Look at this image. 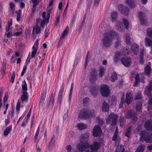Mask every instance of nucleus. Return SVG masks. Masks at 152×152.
<instances>
[{
	"mask_svg": "<svg viewBox=\"0 0 152 152\" xmlns=\"http://www.w3.org/2000/svg\"><path fill=\"white\" fill-rule=\"evenodd\" d=\"M133 128L132 126H130L128 127L127 129L125 134V136L129 138L130 136V134L132 132V129Z\"/></svg>",
	"mask_w": 152,
	"mask_h": 152,
	"instance_id": "29",
	"label": "nucleus"
},
{
	"mask_svg": "<svg viewBox=\"0 0 152 152\" xmlns=\"http://www.w3.org/2000/svg\"><path fill=\"white\" fill-rule=\"evenodd\" d=\"M119 22V24L118 26V25L116 27V29H117L118 31L122 32L123 31V27H121V26L122 25L121 23L120 22Z\"/></svg>",
	"mask_w": 152,
	"mask_h": 152,
	"instance_id": "53",
	"label": "nucleus"
},
{
	"mask_svg": "<svg viewBox=\"0 0 152 152\" xmlns=\"http://www.w3.org/2000/svg\"><path fill=\"white\" fill-rule=\"evenodd\" d=\"M106 33H108L109 34V37H110L112 39L115 37L118 34V33L113 31H111L110 32H107Z\"/></svg>",
	"mask_w": 152,
	"mask_h": 152,
	"instance_id": "44",
	"label": "nucleus"
},
{
	"mask_svg": "<svg viewBox=\"0 0 152 152\" xmlns=\"http://www.w3.org/2000/svg\"><path fill=\"white\" fill-rule=\"evenodd\" d=\"M110 17L112 21L115 20L118 17V13L116 11H113L110 15Z\"/></svg>",
	"mask_w": 152,
	"mask_h": 152,
	"instance_id": "35",
	"label": "nucleus"
},
{
	"mask_svg": "<svg viewBox=\"0 0 152 152\" xmlns=\"http://www.w3.org/2000/svg\"><path fill=\"white\" fill-rule=\"evenodd\" d=\"M21 100L23 102H27L28 100V94L27 92L23 91L21 97Z\"/></svg>",
	"mask_w": 152,
	"mask_h": 152,
	"instance_id": "18",
	"label": "nucleus"
},
{
	"mask_svg": "<svg viewBox=\"0 0 152 152\" xmlns=\"http://www.w3.org/2000/svg\"><path fill=\"white\" fill-rule=\"evenodd\" d=\"M138 17L140 21L141 25H145L146 24V19L145 14L141 11L139 12L138 13Z\"/></svg>",
	"mask_w": 152,
	"mask_h": 152,
	"instance_id": "15",
	"label": "nucleus"
},
{
	"mask_svg": "<svg viewBox=\"0 0 152 152\" xmlns=\"http://www.w3.org/2000/svg\"><path fill=\"white\" fill-rule=\"evenodd\" d=\"M151 72V68L148 65H146L145 66L144 72L147 75H149Z\"/></svg>",
	"mask_w": 152,
	"mask_h": 152,
	"instance_id": "37",
	"label": "nucleus"
},
{
	"mask_svg": "<svg viewBox=\"0 0 152 152\" xmlns=\"http://www.w3.org/2000/svg\"><path fill=\"white\" fill-rule=\"evenodd\" d=\"M22 33V31H20V32L14 33L13 35L14 36H18L21 35Z\"/></svg>",
	"mask_w": 152,
	"mask_h": 152,
	"instance_id": "61",
	"label": "nucleus"
},
{
	"mask_svg": "<svg viewBox=\"0 0 152 152\" xmlns=\"http://www.w3.org/2000/svg\"><path fill=\"white\" fill-rule=\"evenodd\" d=\"M123 21L126 28L127 29H128L129 28V23L128 20L126 18H124L123 19Z\"/></svg>",
	"mask_w": 152,
	"mask_h": 152,
	"instance_id": "40",
	"label": "nucleus"
},
{
	"mask_svg": "<svg viewBox=\"0 0 152 152\" xmlns=\"http://www.w3.org/2000/svg\"><path fill=\"white\" fill-rule=\"evenodd\" d=\"M32 2L33 3L34 7L35 5H37L39 3V1L37 0H31Z\"/></svg>",
	"mask_w": 152,
	"mask_h": 152,
	"instance_id": "64",
	"label": "nucleus"
},
{
	"mask_svg": "<svg viewBox=\"0 0 152 152\" xmlns=\"http://www.w3.org/2000/svg\"><path fill=\"white\" fill-rule=\"evenodd\" d=\"M39 19H37V23L36 25V26L35 27H34V28H33V31H32V34H33L34 32L35 29H36V33L37 34H38L40 32V28L39 26V25H38V22Z\"/></svg>",
	"mask_w": 152,
	"mask_h": 152,
	"instance_id": "28",
	"label": "nucleus"
},
{
	"mask_svg": "<svg viewBox=\"0 0 152 152\" xmlns=\"http://www.w3.org/2000/svg\"><path fill=\"white\" fill-rule=\"evenodd\" d=\"M144 49H141L140 50V54L139 55V62L140 64H143L144 62Z\"/></svg>",
	"mask_w": 152,
	"mask_h": 152,
	"instance_id": "22",
	"label": "nucleus"
},
{
	"mask_svg": "<svg viewBox=\"0 0 152 152\" xmlns=\"http://www.w3.org/2000/svg\"><path fill=\"white\" fill-rule=\"evenodd\" d=\"M5 35H6L7 38L10 37L13 35L12 32V31H10L7 34L6 33Z\"/></svg>",
	"mask_w": 152,
	"mask_h": 152,
	"instance_id": "63",
	"label": "nucleus"
},
{
	"mask_svg": "<svg viewBox=\"0 0 152 152\" xmlns=\"http://www.w3.org/2000/svg\"><path fill=\"white\" fill-rule=\"evenodd\" d=\"M142 103L141 102H137L136 105V111L137 112H140L141 110L142 106Z\"/></svg>",
	"mask_w": 152,
	"mask_h": 152,
	"instance_id": "41",
	"label": "nucleus"
},
{
	"mask_svg": "<svg viewBox=\"0 0 152 152\" xmlns=\"http://www.w3.org/2000/svg\"><path fill=\"white\" fill-rule=\"evenodd\" d=\"M106 69L103 67L100 66L99 67V76L102 78L103 77L105 74V72Z\"/></svg>",
	"mask_w": 152,
	"mask_h": 152,
	"instance_id": "26",
	"label": "nucleus"
},
{
	"mask_svg": "<svg viewBox=\"0 0 152 152\" xmlns=\"http://www.w3.org/2000/svg\"><path fill=\"white\" fill-rule=\"evenodd\" d=\"M76 18V15H73L72 18L71 20L70 25L72 26L73 25L74 22H75Z\"/></svg>",
	"mask_w": 152,
	"mask_h": 152,
	"instance_id": "56",
	"label": "nucleus"
},
{
	"mask_svg": "<svg viewBox=\"0 0 152 152\" xmlns=\"http://www.w3.org/2000/svg\"><path fill=\"white\" fill-rule=\"evenodd\" d=\"M145 44L147 47L151 46L152 45V40L146 37L145 38Z\"/></svg>",
	"mask_w": 152,
	"mask_h": 152,
	"instance_id": "32",
	"label": "nucleus"
},
{
	"mask_svg": "<svg viewBox=\"0 0 152 152\" xmlns=\"http://www.w3.org/2000/svg\"><path fill=\"white\" fill-rule=\"evenodd\" d=\"M87 108H83L80 110L78 117L80 119L86 120L89 118Z\"/></svg>",
	"mask_w": 152,
	"mask_h": 152,
	"instance_id": "7",
	"label": "nucleus"
},
{
	"mask_svg": "<svg viewBox=\"0 0 152 152\" xmlns=\"http://www.w3.org/2000/svg\"><path fill=\"white\" fill-rule=\"evenodd\" d=\"M121 63L126 67H129L130 66L131 59L130 57L125 56L122 57L121 60Z\"/></svg>",
	"mask_w": 152,
	"mask_h": 152,
	"instance_id": "10",
	"label": "nucleus"
},
{
	"mask_svg": "<svg viewBox=\"0 0 152 152\" xmlns=\"http://www.w3.org/2000/svg\"><path fill=\"white\" fill-rule=\"evenodd\" d=\"M59 20H60V17H59V16H57L56 18V20L55 21V23L54 25V26H57L59 22Z\"/></svg>",
	"mask_w": 152,
	"mask_h": 152,
	"instance_id": "57",
	"label": "nucleus"
},
{
	"mask_svg": "<svg viewBox=\"0 0 152 152\" xmlns=\"http://www.w3.org/2000/svg\"><path fill=\"white\" fill-rule=\"evenodd\" d=\"M146 31L147 35L149 37L152 38V28H148Z\"/></svg>",
	"mask_w": 152,
	"mask_h": 152,
	"instance_id": "47",
	"label": "nucleus"
},
{
	"mask_svg": "<svg viewBox=\"0 0 152 152\" xmlns=\"http://www.w3.org/2000/svg\"><path fill=\"white\" fill-rule=\"evenodd\" d=\"M87 110L88 111V115L89 118H94L95 116V112L94 110L87 109Z\"/></svg>",
	"mask_w": 152,
	"mask_h": 152,
	"instance_id": "30",
	"label": "nucleus"
},
{
	"mask_svg": "<svg viewBox=\"0 0 152 152\" xmlns=\"http://www.w3.org/2000/svg\"><path fill=\"white\" fill-rule=\"evenodd\" d=\"M131 52V50L130 48H127L126 47V48H125L123 50V53H121V55H126L128 54H130Z\"/></svg>",
	"mask_w": 152,
	"mask_h": 152,
	"instance_id": "36",
	"label": "nucleus"
},
{
	"mask_svg": "<svg viewBox=\"0 0 152 152\" xmlns=\"http://www.w3.org/2000/svg\"><path fill=\"white\" fill-rule=\"evenodd\" d=\"M125 117L127 119H131L132 123L134 124L136 123L138 120L137 113L131 110L127 111Z\"/></svg>",
	"mask_w": 152,
	"mask_h": 152,
	"instance_id": "2",
	"label": "nucleus"
},
{
	"mask_svg": "<svg viewBox=\"0 0 152 152\" xmlns=\"http://www.w3.org/2000/svg\"><path fill=\"white\" fill-rule=\"evenodd\" d=\"M145 146L143 144L139 145L135 150V152H143L145 148Z\"/></svg>",
	"mask_w": 152,
	"mask_h": 152,
	"instance_id": "27",
	"label": "nucleus"
},
{
	"mask_svg": "<svg viewBox=\"0 0 152 152\" xmlns=\"http://www.w3.org/2000/svg\"><path fill=\"white\" fill-rule=\"evenodd\" d=\"M118 119V116L116 114H114L113 113H111L107 118L106 120V123L107 125L110 124L112 126H114L116 124Z\"/></svg>",
	"mask_w": 152,
	"mask_h": 152,
	"instance_id": "1",
	"label": "nucleus"
},
{
	"mask_svg": "<svg viewBox=\"0 0 152 152\" xmlns=\"http://www.w3.org/2000/svg\"><path fill=\"white\" fill-rule=\"evenodd\" d=\"M90 99L88 97H86L84 98L83 100V105L84 106H86L87 104L89 102Z\"/></svg>",
	"mask_w": 152,
	"mask_h": 152,
	"instance_id": "49",
	"label": "nucleus"
},
{
	"mask_svg": "<svg viewBox=\"0 0 152 152\" xmlns=\"http://www.w3.org/2000/svg\"><path fill=\"white\" fill-rule=\"evenodd\" d=\"M139 77L140 75L139 74H137L136 75V77L135 78V81L134 82L135 84L134 86H136L137 85H138V83L140 82L142 83L144 81V80L143 79H141V80L140 79Z\"/></svg>",
	"mask_w": 152,
	"mask_h": 152,
	"instance_id": "33",
	"label": "nucleus"
},
{
	"mask_svg": "<svg viewBox=\"0 0 152 152\" xmlns=\"http://www.w3.org/2000/svg\"><path fill=\"white\" fill-rule=\"evenodd\" d=\"M148 104L149 106L148 107V109L150 108V106L152 105V98L150 97L148 100Z\"/></svg>",
	"mask_w": 152,
	"mask_h": 152,
	"instance_id": "55",
	"label": "nucleus"
},
{
	"mask_svg": "<svg viewBox=\"0 0 152 152\" xmlns=\"http://www.w3.org/2000/svg\"><path fill=\"white\" fill-rule=\"evenodd\" d=\"M144 127L147 131H152V119H149L146 121L144 124Z\"/></svg>",
	"mask_w": 152,
	"mask_h": 152,
	"instance_id": "14",
	"label": "nucleus"
},
{
	"mask_svg": "<svg viewBox=\"0 0 152 152\" xmlns=\"http://www.w3.org/2000/svg\"><path fill=\"white\" fill-rule=\"evenodd\" d=\"M125 151V149L124 146L122 145H121L117 147L115 152H124Z\"/></svg>",
	"mask_w": 152,
	"mask_h": 152,
	"instance_id": "34",
	"label": "nucleus"
},
{
	"mask_svg": "<svg viewBox=\"0 0 152 152\" xmlns=\"http://www.w3.org/2000/svg\"><path fill=\"white\" fill-rule=\"evenodd\" d=\"M102 42L104 46L106 48H108L112 45V39H111L109 37L108 33H105L104 38L102 39Z\"/></svg>",
	"mask_w": 152,
	"mask_h": 152,
	"instance_id": "5",
	"label": "nucleus"
},
{
	"mask_svg": "<svg viewBox=\"0 0 152 152\" xmlns=\"http://www.w3.org/2000/svg\"><path fill=\"white\" fill-rule=\"evenodd\" d=\"M12 75L10 79V83H11L12 84L14 82L15 78V72L14 71H13L12 72Z\"/></svg>",
	"mask_w": 152,
	"mask_h": 152,
	"instance_id": "50",
	"label": "nucleus"
},
{
	"mask_svg": "<svg viewBox=\"0 0 152 152\" xmlns=\"http://www.w3.org/2000/svg\"><path fill=\"white\" fill-rule=\"evenodd\" d=\"M100 93L102 96L108 97L110 93L109 86H102L101 88Z\"/></svg>",
	"mask_w": 152,
	"mask_h": 152,
	"instance_id": "12",
	"label": "nucleus"
},
{
	"mask_svg": "<svg viewBox=\"0 0 152 152\" xmlns=\"http://www.w3.org/2000/svg\"><path fill=\"white\" fill-rule=\"evenodd\" d=\"M117 84L118 86H122L124 84V81L123 79H121L119 80L117 82Z\"/></svg>",
	"mask_w": 152,
	"mask_h": 152,
	"instance_id": "60",
	"label": "nucleus"
},
{
	"mask_svg": "<svg viewBox=\"0 0 152 152\" xmlns=\"http://www.w3.org/2000/svg\"><path fill=\"white\" fill-rule=\"evenodd\" d=\"M38 40H37L35 42L32 48V49L34 50L32 52L31 58L35 57V56L37 51V48L38 47Z\"/></svg>",
	"mask_w": 152,
	"mask_h": 152,
	"instance_id": "17",
	"label": "nucleus"
},
{
	"mask_svg": "<svg viewBox=\"0 0 152 152\" xmlns=\"http://www.w3.org/2000/svg\"><path fill=\"white\" fill-rule=\"evenodd\" d=\"M102 140H101L99 142L94 141L93 144L90 146V148L92 152H97L100 148L102 144Z\"/></svg>",
	"mask_w": 152,
	"mask_h": 152,
	"instance_id": "6",
	"label": "nucleus"
},
{
	"mask_svg": "<svg viewBox=\"0 0 152 152\" xmlns=\"http://www.w3.org/2000/svg\"><path fill=\"white\" fill-rule=\"evenodd\" d=\"M132 49L134 54L137 55L138 54L139 46L137 44L134 43L132 45Z\"/></svg>",
	"mask_w": 152,
	"mask_h": 152,
	"instance_id": "21",
	"label": "nucleus"
},
{
	"mask_svg": "<svg viewBox=\"0 0 152 152\" xmlns=\"http://www.w3.org/2000/svg\"><path fill=\"white\" fill-rule=\"evenodd\" d=\"M121 55V53L120 52H117L114 58V61L115 64H116L119 61V56Z\"/></svg>",
	"mask_w": 152,
	"mask_h": 152,
	"instance_id": "45",
	"label": "nucleus"
},
{
	"mask_svg": "<svg viewBox=\"0 0 152 152\" xmlns=\"http://www.w3.org/2000/svg\"><path fill=\"white\" fill-rule=\"evenodd\" d=\"M55 142V136H53L49 142L48 149L49 151H51L54 147Z\"/></svg>",
	"mask_w": 152,
	"mask_h": 152,
	"instance_id": "20",
	"label": "nucleus"
},
{
	"mask_svg": "<svg viewBox=\"0 0 152 152\" xmlns=\"http://www.w3.org/2000/svg\"><path fill=\"white\" fill-rule=\"evenodd\" d=\"M20 103L18 100L16 106V110L17 111L19 110L20 109Z\"/></svg>",
	"mask_w": 152,
	"mask_h": 152,
	"instance_id": "58",
	"label": "nucleus"
},
{
	"mask_svg": "<svg viewBox=\"0 0 152 152\" xmlns=\"http://www.w3.org/2000/svg\"><path fill=\"white\" fill-rule=\"evenodd\" d=\"M125 41L126 44L128 45H131L132 44L131 38L129 35H126Z\"/></svg>",
	"mask_w": 152,
	"mask_h": 152,
	"instance_id": "39",
	"label": "nucleus"
},
{
	"mask_svg": "<svg viewBox=\"0 0 152 152\" xmlns=\"http://www.w3.org/2000/svg\"><path fill=\"white\" fill-rule=\"evenodd\" d=\"M68 26H66L63 32L62 33V36L61 37L60 39H62L64 38V37L67 35L68 34Z\"/></svg>",
	"mask_w": 152,
	"mask_h": 152,
	"instance_id": "48",
	"label": "nucleus"
},
{
	"mask_svg": "<svg viewBox=\"0 0 152 152\" xmlns=\"http://www.w3.org/2000/svg\"><path fill=\"white\" fill-rule=\"evenodd\" d=\"M9 6L10 10L12 11V13H13L15 9V3L12 1H11L10 3Z\"/></svg>",
	"mask_w": 152,
	"mask_h": 152,
	"instance_id": "42",
	"label": "nucleus"
},
{
	"mask_svg": "<svg viewBox=\"0 0 152 152\" xmlns=\"http://www.w3.org/2000/svg\"><path fill=\"white\" fill-rule=\"evenodd\" d=\"M6 69V67L2 66L1 69V75L3 76L4 75L5 72V70Z\"/></svg>",
	"mask_w": 152,
	"mask_h": 152,
	"instance_id": "59",
	"label": "nucleus"
},
{
	"mask_svg": "<svg viewBox=\"0 0 152 152\" xmlns=\"http://www.w3.org/2000/svg\"><path fill=\"white\" fill-rule=\"evenodd\" d=\"M89 147L88 143H85L80 141V143L77 145L76 148L79 152H83L86 149Z\"/></svg>",
	"mask_w": 152,
	"mask_h": 152,
	"instance_id": "8",
	"label": "nucleus"
},
{
	"mask_svg": "<svg viewBox=\"0 0 152 152\" xmlns=\"http://www.w3.org/2000/svg\"><path fill=\"white\" fill-rule=\"evenodd\" d=\"M109 104L104 101L102 104V111L103 112H108L109 110Z\"/></svg>",
	"mask_w": 152,
	"mask_h": 152,
	"instance_id": "25",
	"label": "nucleus"
},
{
	"mask_svg": "<svg viewBox=\"0 0 152 152\" xmlns=\"http://www.w3.org/2000/svg\"><path fill=\"white\" fill-rule=\"evenodd\" d=\"M121 41L119 39H117L115 43V47L117 48L119 46L121 45Z\"/></svg>",
	"mask_w": 152,
	"mask_h": 152,
	"instance_id": "52",
	"label": "nucleus"
},
{
	"mask_svg": "<svg viewBox=\"0 0 152 152\" xmlns=\"http://www.w3.org/2000/svg\"><path fill=\"white\" fill-rule=\"evenodd\" d=\"M117 78L118 77L116 73L115 72H113L111 75V81L112 82H114L117 80Z\"/></svg>",
	"mask_w": 152,
	"mask_h": 152,
	"instance_id": "38",
	"label": "nucleus"
},
{
	"mask_svg": "<svg viewBox=\"0 0 152 152\" xmlns=\"http://www.w3.org/2000/svg\"><path fill=\"white\" fill-rule=\"evenodd\" d=\"M12 125H10L9 126L6 128L3 132L4 135L5 136H7L12 131Z\"/></svg>",
	"mask_w": 152,
	"mask_h": 152,
	"instance_id": "24",
	"label": "nucleus"
},
{
	"mask_svg": "<svg viewBox=\"0 0 152 152\" xmlns=\"http://www.w3.org/2000/svg\"><path fill=\"white\" fill-rule=\"evenodd\" d=\"M89 82L92 84H94L97 80L98 74L95 69H92L90 72Z\"/></svg>",
	"mask_w": 152,
	"mask_h": 152,
	"instance_id": "4",
	"label": "nucleus"
},
{
	"mask_svg": "<svg viewBox=\"0 0 152 152\" xmlns=\"http://www.w3.org/2000/svg\"><path fill=\"white\" fill-rule=\"evenodd\" d=\"M64 86H61L59 91L58 97L56 100V102L57 104H59L60 106L62 104V101L63 99V93L64 92Z\"/></svg>",
	"mask_w": 152,
	"mask_h": 152,
	"instance_id": "9",
	"label": "nucleus"
},
{
	"mask_svg": "<svg viewBox=\"0 0 152 152\" xmlns=\"http://www.w3.org/2000/svg\"><path fill=\"white\" fill-rule=\"evenodd\" d=\"M126 2L129 6L131 8L135 7L136 4L134 2V0H127Z\"/></svg>",
	"mask_w": 152,
	"mask_h": 152,
	"instance_id": "31",
	"label": "nucleus"
},
{
	"mask_svg": "<svg viewBox=\"0 0 152 152\" xmlns=\"http://www.w3.org/2000/svg\"><path fill=\"white\" fill-rule=\"evenodd\" d=\"M118 10L123 14L128 15L129 14V10L128 7L124 6L122 4H118Z\"/></svg>",
	"mask_w": 152,
	"mask_h": 152,
	"instance_id": "11",
	"label": "nucleus"
},
{
	"mask_svg": "<svg viewBox=\"0 0 152 152\" xmlns=\"http://www.w3.org/2000/svg\"><path fill=\"white\" fill-rule=\"evenodd\" d=\"M142 98V96L141 93H138L136 94L134 99L135 100H139L141 99Z\"/></svg>",
	"mask_w": 152,
	"mask_h": 152,
	"instance_id": "51",
	"label": "nucleus"
},
{
	"mask_svg": "<svg viewBox=\"0 0 152 152\" xmlns=\"http://www.w3.org/2000/svg\"><path fill=\"white\" fill-rule=\"evenodd\" d=\"M96 86H91L90 87V92L92 96L94 97H96L98 93V89L96 87Z\"/></svg>",
	"mask_w": 152,
	"mask_h": 152,
	"instance_id": "19",
	"label": "nucleus"
},
{
	"mask_svg": "<svg viewBox=\"0 0 152 152\" xmlns=\"http://www.w3.org/2000/svg\"><path fill=\"white\" fill-rule=\"evenodd\" d=\"M78 128L82 130L86 129L87 128V126L82 123L78 124L77 125Z\"/></svg>",
	"mask_w": 152,
	"mask_h": 152,
	"instance_id": "43",
	"label": "nucleus"
},
{
	"mask_svg": "<svg viewBox=\"0 0 152 152\" xmlns=\"http://www.w3.org/2000/svg\"><path fill=\"white\" fill-rule=\"evenodd\" d=\"M102 130L100 127L98 125L95 126L93 131V135L94 137H97L101 135Z\"/></svg>",
	"mask_w": 152,
	"mask_h": 152,
	"instance_id": "13",
	"label": "nucleus"
},
{
	"mask_svg": "<svg viewBox=\"0 0 152 152\" xmlns=\"http://www.w3.org/2000/svg\"><path fill=\"white\" fill-rule=\"evenodd\" d=\"M55 97L52 93L50 96L49 101V104L52 107L53 106L54 102Z\"/></svg>",
	"mask_w": 152,
	"mask_h": 152,
	"instance_id": "46",
	"label": "nucleus"
},
{
	"mask_svg": "<svg viewBox=\"0 0 152 152\" xmlns=\"http://www.w3.org/2000/svg\"><path fill=\"white\" fill-rule=\"evenodd\" d=\"M118 137V134L115 132L113 136V139H112V141L116 142L117 141V139Z\"/></svg>",
	"mask_w": 152,
	"mask_h": 152,
	"instance_id": "54",
	"label": "nucleus"
},
{
	"mask_svg": "<svg viewBox=\"0 0 152 152\" xmlns=\"http://www.w3.org/2000/svg\"><path fill=\"white\" fill-rule=\"evenodd\" d=\"M90 135V134L88 132H86L83 134H82L80 136V141L85 143H88V141Z\"/></svg>",
	"mask_w": 152,
	"mask_h": 152,
	"instance_id": "16",
	"label": "nucleus"
},
{
	"mask_svg": "<svg viewBox=\"0 0 152 152\" xmlns=\"http://www.w3.org/2000/svg\"><path fill=\"white\" fill-rule=\"evenodd\" d=\"M45 19H44L43 20L41 21L40 24V26L42 28H43L44 27L45 24Z\"/></svg>",
	"mask_w": 152,
	"mask_h": 152,
	"instance_id": "62",
	"label": "nucleus"
},
{
	"mask_svg": "<svg viewBox=\"0 0 152 152\" xmlns=\"http://www.w3.org/2000/svg\"><path fill=\"white\" fill-rule=\"evenodd\" d=\"M140 135V141L143 142L144 141L147 143H152V134L148 135L144 133H141Z\"/></svg>",
	"mask_w": 152,
	"mask_h": 152,
	"instance_id": "3",
	"label": "nucleus"
},
{
	"mask_svg": "<svg viewBox=\"0 0 152 152\" xmlns=\"http://www.w3.org/2000/svg\"><path fill=\"white\" fill-rule=\"evenodd\" d=\"M133 96L130 93H127L126 98V102L128 104H130L133 100Z\"/></svg>",
	"mask_w": 152,
	"mask_h": 152,
	"instance_id": "23",
	"label": "nucleus"
}]
</instances>
